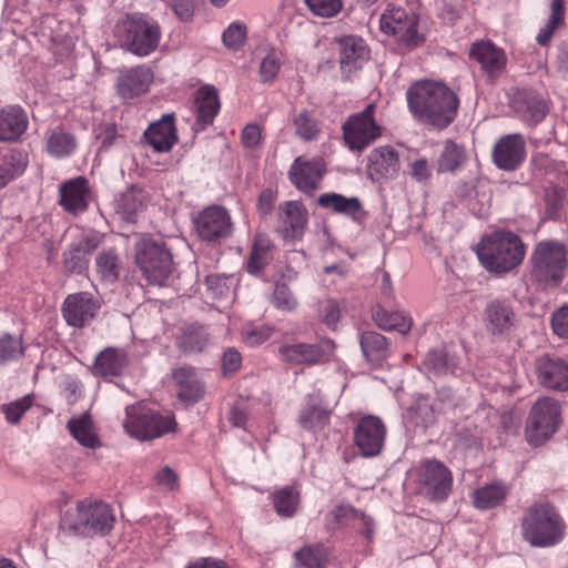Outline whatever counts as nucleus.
Returning <instances> with one entry per match:
<instances>
[{
	"label": "nucleus",
	"instance_id": "nucleus-1",
	"mask_svg": "<svg viewBox=\"0 0 568 568\" xmlns=\"http://www.w3.org/2000/svg\"><path fill=\"white\" fill-rule=\"evenodd\" d=\"M408 106L420 121L443 129L456 118L459 100L455 92L435 81L417 82L407 91Z\"/></svg>",
	"mask_w": 568,
	"mask_h": 568
},
{
	"label": "nucleus",
	"instance_id": "nucleus-2",
	"mask_svg": "<svg viewBox=\"0 0 568 568\" xmlns=\"http://www.w3.org/2000/svg\"><path fill=\"white\" fill-rule=\"evenodd\" d=\"M526 246L514 232L495 231L484 236L477 246V256L486 271L501 275L516 270L524 261Z\"/></svg>",
	"mask_w": 568,
	"mask_h": 568
},
{
	"label": "nucleus",
	"instance_id": "nucleus-3",
	"mask_svg": "<svg viewBox=\"0 0 568 568\" xmlns=\"http://www.w3.org/2000/svg\"><path fill=\"white\" fill-rule=\"evenodd\" d=\"M529 278L540 288L557 287L568 268V247L558 240L537 242L528 258Z\"/></svg>",
	"mask_w": 568,
	"mask_h": 568
},
{
	"label": "nucleus",
	"instance_id": "nucleus-4",
	"mask_svg": "<svg viewBox=\"0 0 568 568\" xmlns=\"http://www.w3.org/2000/svg\"><path fill=\"white\" fill-rule=\"evenodd\" d=\"M565 523L549 503L530 506L521 519L523 538L534 547H550L565 535Z\"/></svg>",
	"mask_w": 568,
	"mask_h": 568
},
{
	"label": "nucleus",
	"instance_id": "nucleus-5",
	"mask_svg": "<svg viewBox=\"0 0 568 568\" xmlns=\"http://www.w3.org/2000/svg\"><path fill=\"white\" fill-rule=\"evenodd\" d=\"M114 521L115 516L108 504L82 500L75 509L65 511L62 526L74 535L95 536L110 532Z\"/></svg>",
	"mask_w": 568,
	"mask_h": 568
},
{
	"label": "nucleus",
	"instance_id": "nucleus-6",
	"mask_svg": "<svg viewBox=\"0 0 568 568\" xmlns=\"http://www.w3.org/2000/svg\"><path fill=\"white\" fill-rule=\"evenodd\" d=\"M134 263L151 285H164L173 270V256L165 243L149 236L134 244Z\"/></svg>",
	"mask_w": 568,
	"mask_h": 568
},
{
	"label": "nucleus",
	"instance_id": "nucleus-7",
	"mask_svg": "<svg viewBox=\"0 0 568 568\" xmlns=\"http://www.w3.org/2000/svg\"><path fill=\"white\" fill-rule=\"evenodd\" d=\"M121 48L138 57L154 52L161 40L158 22L139 14H128L115 28Z\"/></svg>",
	"mask_w": 568,
	"mask_h": 568
},
{
	"label": "nucleus",
	"instance_id": "nucleus-8",
	"mask_svg": "<svg viewBox=\"0 0 568 568\" xmlns=\"http://www.w3.org/2000/svg\"><path fill=\"white\" fill-rule=\"evenodd\" d=\"M176 422L171 414L161 415L143 405H131L125 409L123 427L138 439L146 440L161 437L176 429Z\"/></svg>",
	"mask_w": 568,
	"mask_h": 568
},
{
	"label": "nucleus",
	"instance_id": "nucleus-9",
	"mask_svg": "<svg viewBox=\"0 0 568 568\" xmlns=\"http://www.w3.org/2000/svg\"><path fill=\"white\" fill-rule=\"evenodd\" d=\"M418 24V14L395 4H388L381 17L382 31L393 36L398 45L408 51L422 45L426 40Z\"/></svg>",
	"mask_w": 568,
	"mask_h": 568
},
{
	"label": "nucleus",
	"instance_id": "nucleus-10",
	"mask_svg": "<svg viewBox=\"0 0 568 568\" xmlns=\"http://www.w3.org/2000/svg\"><path fill=\"white\" fill-rule=\"evenodd\" d=\"M561 407L557 399L542 397L532 405L526 422L525 436L531 446L548 440L561 423Z\"/></svg>",
	"mask_w": 568,
	"mask_h": 568
},
{
	"label": "nucleus",
	"instance_id": "nucleus-11",
	"mask_svg": "<svg viewBox=\"0 0 568 568\" xmlns=\"http://www.w3.org/2000/svg\"><path fill=\"white\" fill-rule=\"evenodd\" d=\"M375 110L376 105L368 103L363 111L348 116L342 125L343 136L349 150L362 152L382 136L383 129L374 116Z\"/></svg>",
	"mask_w": 568,
	"mask_h": 568
},
{
	"label": "nucleus",
	"instance_id": "nucleus-12",
	"mask_svg": "<svg viewBox=\"0 0 568 568\" xmlns=\"http://www.w3.org/2000/svg\"><path fill=\"white\" fill-rule=\"evenodd\" d=\"M419 491L430 500H444L448 497L453 476L450 470L439 460L430 459L420 463L417 468Z\"/></svg>",
	"mask_w": 568,
	"mask_h": 568
},
{
	"label": "nucleus",
	"instance_id": "nucleus-13",
	"mask_svg": "<svg viewBox=\"0 0 568 568\" xmlns=\"http://www.w3.org/2000/svg\"><path fill=\"white\" fill-rule=\"evenodd\" d=\"M197 236L205 242H220L232 235L233 223L229 212L220 205H210L193 220Z\"/></svg>",
	"mask_w": 568,
	"mask_h": 568
},
{
	"label": "nucleus",
	"instance_id": "nucleus-14",
	"mask_svg": "<svg viewBox=\"0 0 568 568\" xmlns=\"http://www.w3.org/2000/svg\"><path fill=\"white\" fill-rule=\"evenodd\" d=\"M509 105L529 125L541 122L549 110L547 99L532 89H515L510 94Z\"/></svg>",
	"mask_w": 568,
	"mask_h": 568
},
{
	"label": "nucleus",
	"instance_id": "nucleus-15",
	"mask_svg": "<svg viewBox=\"0 0 568 568\" xmlns=\"http://www.w3.org/2000/svg\"><path fill=\"white\" fill-rule=\"evenodd\" d=\"M386 437V427L376 416H365L354 428V443L364 457H375L381 454Z\"/></svg>",
	"mask_w": 568,
	"mask_h": 568
},
{
	"label": "nucleus",
	"instance_id": "nucleus-16",
	"mask_svg": "<svg viewBox=\"0 0 568 568\" xmlns=\"http://www.w3.org/2000/svg\"><path fill=\"white\" fill-rule=\"evenodd\" d=\"M99 308L100 303L92 294L79 292L65 297L61 313L68 325L83 327L95 317Z\"/></svg>",
	"mask_w": 568,
	"mask_h": 568
},
{
	"label": "nucleus",
	"instance_id": "nucleus-17",
	"mask_svg": "<svg viewBox=\"0 0 568 568\" xmlns=\"http://www.w3.org/2000/svg\"><path fill=\"white\" fill-rule=\"evenodd\" d=\"M483 318L487 332L493 336L509 335L517 323L513 304L500 298L491 300L486 304Z\"/></svg>",
	"mask_w": 568,
	"mask_h": 568
},
{
	"label": "nucleus",
	"instance_id": "nucleus-18",
	"mask_svg": "<svg viewBox=\"0 0 568 568\" xmlns=\"http://www.w3.org/2000/svg\"><path fill=\"white\" fill-rule=\"evenodd\" d=\"M334 346L331 339L320 344H283L278 347V354L286 363L312 366L321 363L334 349Z\"/></svg>",
	"mask_w": 568,
	"mask_h": 568
},
{
	"label": "nucleus",
	"instance_id": "nucleus-19",
	"mask_svg": "<svg viewBox=\"0 0 568 568\" xmlns=\"http://www.w3.org/2000/svg\"><path fill=\"white\" fill-rule=\"evenodd\" d=\"M491 155L497 168L514 171L526 158L525 139L519 133L504 135L496 141Z\"/></svg>",
	"mask_w": 568,
	"mask_h": 568
},
{
	"label": "nucleus",
	"instance_id": "nucleus-20",
	"mask_svg": "<svg viewBox=\"0 0 568 568\" xmlns=\"http://www.w3.org/2000/svg\"><path fill=\"white\" fill-rule=\"evenodd\" d=\"M324 172L321 160L304 161L302 158H297L291 165L288 175L297 190L312 194L318 189Z\"/></svg>",
	"mask_w": 568,
	"mask_h": 568
},
{
	"label": "nucleus",
	"instance_id": "nucleus-21",
	"mask_svg": "<svg viewBox=\"0 0 568 568\" xmlns=\"http://www.w3.org/2000/svg\"><path fill=\"white\" fill-rule=\"evenodd\" d=\"M536 371L539 383L549 389L568 390V364L559 358L548 355L541 356L536 362Z\"/></svg>",
	"mask_w": 568,
	"mask_h": 568
},
{
	"label": "nucleus",
	"instance_id": "nucleus-22",
	"mask_svg": "<svg viewBox=\"0 0 568 568\" xmlns=\"http://www.w3.org/2000/svg\"><path fill=\"white\" fill-rule=\"evenodd\" d=\"M153 73L145 65H136L122 71L116 79V92L123 99H133L148 92Z\"/></svg>",
	"mask_w": 568,
	"mask_h": 568
},
{
	"label": "nucleus",
	"instance_id": "nucleus-23",
	"mask_svg": "<svg viewBox=\"0 0 568 568\" xmlns=\"http://www.w3.org/2000/svg\"><path fill=\"white\" fill-rule=\"evenodd\" d=\"M400 169L398 153L389 145L374 149L368 155L367 172L373 180H393Z\"/></svg>",
	"mask_w": 568,
	"mask_h": 568
},
{
	"label": "nucleus",
	"instance_id": "nucleus-24",
	"mask_svg": "<svg viewBox=\"0 0 568 568\" xmlns=\"http://www.w3.org/2000/svg\"><path fill=\"white\" fill-rule=\"evenodd\" d=\"M174 121V114L166 113L159 121L151 123L145 130V141L156 152H169L176 143L178 134Z\"/></svg>",
	"mask_w": 568,
	"mask_h": 568
},
{
	"label": "nucleus",
	"instance_id": "nucleus-25",
	"mask_svg": "<svg viewBox=\"0 0 568 568\" xmlns=\"http://www.w3.org/2000/svg\"><path fill=\"white\" fill-rule=\"evenodd\" d=\"M89 186L85 178L79 176L60 185V201L62 207L73 214L82 213L88 209Z\"/></svg>",
	"mask_w": 568,
	"mask_h": 568
},
{
	"label": "nucleus",
	"instance_id": "nucleus-26",
	"mask_svg": "<svg viewBox=\"0 0 568 568\" xmlns=\"http://www.w3.org/2000/svg\"><path fill=\"white\" fill-rule=\"evenodd\" d=\"M339 64L344 73L359 69L369 57V50L362 38L347 36L338 41Z\"/></svg>",
	"mask_w": 568,
	"mask_h": 568
},
{
	"label": "nucleus",
	"instance_id": "nucleus-27",
	"mask_svg": "<svg viewBox=\"0 0 568 568\" xmlns=\"http://www.w3.org/2000/svg\"><path fill=\"white\" fill-rule=\"evenodd\" d=\"M128 364L129 356L123 348L105 347L97 355L91 372L103 378L120 376Z\"/></svg>",
	"mask_w": 568,
	"mask_h": 568
},
{
	"label": "nucleus",
	"instance_id": "nucleus-28",
	"mask_svg": "<svg viewBox=\"0 0 568 568\" xmlns=\"http://www.w3.org/2000/svg\"><path fill=\"white\" fill-rule=\"evenodd\" d=\"M220 100L217 91L212 85L199 88L194 97V110L196 113L195 129L203 130L214 121L219 110Z\"/></svg>",
	"mask_w": 568,
	"mask_h": 568
},
{
	"label": "nucleus",
	"instance_id": "nucleus-29",
	"mask_svg": "<svg viewBox=\"0 0 568 568\" xmlns=\"http://www.w3.org/2000/svg\"><path fill=\"white\" fill-rule=\"evenodd\" d=\"M28 128V115L18 105H9L0 110V141L14 142Z\"/></svg>",
	"mask_w": 568,
	"mask_h": 568
},
{
	"label": "nucleus",
	"instance_id": "nucleus-30",
	"mask_svg": "<svg viewBox=\"0 0 568 568\" xmlns=\"http://www.w3.org/2000/svg\"><path fill=\"white\" fill-rule=\"evenodd\" d=\"M280 221L291 237L302 236L307 223V211L298 201H286L278 207Z\"/></svg>",
	"mask_w": 568,
	"mask_h": 568
},
{
	"label": "nucleus",
	"instance_id": "nucleus-31",
	"mask_svg": "<svg viewBox=\"0 0 568 568\" xmlns=\"http://www.w3.org/2000/svg\"><path fill=\"white\" fill-rule=\"evenodd\" d=\"M44 141L47 153L57 159L71 155L77 148L75 136L61 128L47 130Z\"/></svg>",
	"mask_w": 568,
	"mask_h": 568
},
{
	"label": "nucleus",
	"instance_id": "nucleus-32",
	"mask_svg": "<svg viewBox=\"0 0 568 568\" xmlns=\"http://www.w3.org/2000/svg\"><path fill=\"white\" fill-rule=\"evenodd\" d=\"M331 516L338 525H352L353 527L361 529V532L367 538H371L373 535V519L351 505L341 504L336 506L331 511Z\"/></svg>",
	"mask_w": 568,
	"mask_h": 568
},
{
	"label": "nucleus",
	"instance_id": "nucleus-33",
	"mask_svg": "<svg viewBox=\"0 0 568 568\" xmlns=\"http://www.w3.org/2000/svg\"><path fill=\"white\" fill-rule=\"evenodd\" d=\"M67 428L80 445L92 449L101 446L90 414L84 413L79 417L70 418Z\"/></svg>",
	"mask_w": 568,
	"mask_h": 568
},
{
	"label": "nucleus",
	"instance_id": "nucleus-34",
	"mask_svg": "<svg viewBox=\"0 0 568 568\" xmlns=\"http://www.w3.org/2000/svg\"><path fill=\"white\" fill-rule=\"evenodd\" d=\"M469 54L489 73L500 71L506 62L504 52L489 41L474 43Z\"/></svg>",
	"mask_w": 568,
	"mask_h": 568
},
{
	"label": "nucleus",
	"instance_id": "nucleus-35",
	"mask_svg": "<svg viewBox=\"0 0 568 568\" xmlns=\"http://www.w3.org/2000/svg\"><path fill=\"white\" fill-rule=\"evenodd\" d=\"M317 204L325 209H332L336 213L345 214L357 220L363 213L361 201L355 197H346L338 193H324L317 197Z\"/></svg>",
	"mask_w": 568,
	"mask_h": 568
},
{
	"label": "nucleus",
	"instance_id": "nucleus-36",
	"mask_svg": "<svg viewBox=\"0 0 568 568\" xmlns=\"http://www.w3.org/2000/svg\"><path fill=\"white\" fill-rule=\"evenodd\" d=\"M467 152L463 145L447 140L437 159L438 173H455L467 162Z\"/></svg>",
	"mask_w": 568,
	"mask_h": 568
},
{
	"label": "nucleus",
	"instance_id": "nucleus-37",
	"mask_svg": "<svg viewBox=\"0 0 568 568\" xmlns=\"http://www.w3.org/2000/svg\"><path fill=\"white\" fill-rule=\"evenodd\" d=\"M272 242L266 235H256L251 248L246 270L252 275H260L272 261Z\"/></svg>",
	"mask_w": 568,
	"mask_h": 568
},
{
	"label": "nucleus",
	"instance_id": "nucleus-38",
	"mask_svg": "<svg viewBox=\"0 0 568 568\" xmlns=\"http://www.w3.org/2000/svg\"><path fill=\"white\" fill-rule=\"evenodd\" d=\"M145 194L143 190L132 186L123 192L118 200L116 212L126 222H135L139 212L144 209Z\"/></svg>",
	"mask_w": 568,
	"mask_h": 568
},
{
	"label": "nucleus",
	"instance_id": "nucleus-39",
	"mask_svg": "<svg viewBox=\"0 0 568 568\" xmlns=\"http://www.w3.org/2000/svg\"><path fill=\"white\" fill-rule=\"evenodd\" d=\"M28 165V155L23 151L12 150L0 160V189L21 175Z\"/></svg>",
	"mask_w": 568,
	"mask_h": 568
},
{
	"label": "nucleus",
	"instance_id": "nucleus-40",
	"mask_svg": "<svg viewBox=\"0 0 568 568\" xmlns=\"http://www.w3.org/2000/svg\"><path fill=\"white\" fill-rule=\"evenodd\" d=\"M506 496L507 487L501 483H494L475 490L471 498L477 509L487 510L500 505Z\"/></svg>",
	"mask_w": 568,
	"mask_h": 568
},
{
	"label": "nucleus",
	"instance_id": "nucleus-41",
	"mask_svg": "<svg viewBox=\"0 0 568 568\" xmlns=\"http://www.w3.org/2000/svg\"><path fill=\"white\" fill-rule=\"evenodd\" d=\"M359 343L364 356L372 363H379L389 354L386 337L377 332H364Z\"/></svg>",
	"mask_w": 568,
	"mask_h": 568
},
{
	"label": "nucleus",
	"instance_id": "nucleus-42",
	"mask_svg": "<svg viewBox=\"0 0 568 568\" xmlns=\"http://www.w3.org/2000/svg\"><path fill=\"white\" fill-rule=\"evenodd\" d=\"M209 341L206 328L202 325L192 324L183 329L178 344L184 353H197L206 347Z\"/></svg>",
	"mask_w": 568,
	"mask_h": 568
},
{
	"label": "nucleus",
	"instance_id": "nucleus-43",
	"mask_svg": "<svg viewBox=\"0 0 568 568\" xmlns=\"http://www.w3.org/2000/svg\"><path fill=\"white\" fill-rule=\"evenodd\" d=\"M120 260L114 248L101 251L95 257L99 277L106 283H114L120 276Z\"/></svg>",
	"mask_w": 568,
	"mask_h": 568
},
{
	"label": "nucleus",
	"instance_id": "nucleus-44",
	"mask_svg": "<svg viewBox=\"0 0 568 568\" xmlns=\"http://www.w3.org/2000/svg\"><path fill=\"white\" fill-rule=\"evenodd\" d=\"M373 317L378 327L386 331L407 334L412 327V318L405 316L402 312H387L378 307L374 311Z\"/></svg>",
	"mask_w": 568,
	"mask_h": 568
},
{
	"label": "nucleus",
	"instance_id": "nucleus-45",
	"mask_svg": "<svg viewBox=\"0 0 568 568\" xmlns=\"http://www.w3.org/2000/svg\"><path fill=\"white\" fill-rule=\"evenodd\" d=\"M293 568H324L325 548L322 545H306L293 555Z\"/></svg>",
	"mask_w": 568,
	"mask_h": 568
},
{
	"label": "nucleus",
	"instance_id": "nucleus-46",
	"mask_svg": "<svg viewBox=\"0 0 568 568\" xmlns=\"http://www.w3.org/2000/svg\"><path fill=\"white\" fill-rule=\"evenodd\" d=\"M273 504L281 517L293 516L300 504V493L294 487H283L273 495Z\"/></svg>",
	"mask_w": 568,
	"mask_h": 568
},
{
	"label": "nucleus",
	"instance_id": "nucleus-47",
	"mask_svg": "<svg viewBox=\"0 0 568 568\" xmlns=\"http://www.w3.org/2000/svg\"><path fill=\"white\" fill-rule=\"evenodd\" d=\"M329 410L320 407L313 397L300 415V424L304 429L316 430L322 428L328 420Z\"/></svg>",
	"mask_w": 568,
	"mask_h": 568
},
{
	"label": "nucleus",
	"instance_id": "nucleus-48",
	"mask_svg": "<svg viewBox=\"0 0 568 568\" xmlns=\"http://www.w3.org/2000/svg\"><path fill=\"white\" fill-rule=\"evenodd\" d=\"M295 133L304 141H313L318 138L321 129L318 123L308 110H302L293 119Z\"/></svg>",
	"mask_w": 568,
	"mask_h": 568
},
{
	"label": "nucleus",
	"instance_id": "nucleus-49",
	"mask_svg": "<svg viewBox=\"0 0 568 568\" xmlns=\"http://www.w3.org/2000/svg\"><path fill=\"white\" fill-rule=\"evenodd\" d=\"M424 366L434 375H446L453 369V364L448 359V355L444 349H433L427 353Z\"/></svg>",
	"mask_w": 568,
	"mask_h": 568
},
{
	"label": "nucleus",
	"instance_id": "nucleus-50",
	"mask_svg": "<svg viewBox=\"0 0 568 568\" xmlns=\"http://www.w3.org/2000/svg\"><path fill=\"white\" fill-rule=\"evenodd\" d=\"M88 256L77 244L71 242L69 248L63 254V264L67 272L81 274L88 268Z\"/></svg>",
	"mask_w": 568,
	"mask_h": 568
},
{
	"label": "nucleus",
	"instance_id": "nucleus-51",
	"mask_svg": "<svg viewBox=\"0 0 568 568\" xmlns=\"http://www.w3.org/2000/svg\"><path fill=\"white\" fill-rule=\"evenodd\" d=\"M282 65L281 53L272 50L261 61L260 77L262 82H272L278 74Z\"/></svg>",
	"mask_w": 568,
	"mask_h": 568
},
{
	"label": "nucleus",
	"instance_id": "nucleus-52",
	"mask_svg": "<svg viewBox=\"0 0 568 568\" xmlns=\"http://www.w3.org/2000/svg\"><path fill=\"white\" fill-rule=\"evenodd\" d=\"M21 339L10 334L0 337V364L13 361L22 355Z\"/></svg>",
	"mask_w": 568,
	"mask_h": 568
},
{
	"label": "nucleus",
	"instance_id": "nucleus-53",
	"mask_svg": "<svg viewBox=\"0 0 568 568\" xmlns=\"http://www.w3.org/2000/svg\"><path fill=\"white\" fill-rule=\"evenodd\" d=\"M305 3L314 14L324 18L336 16L343 7L342 0H305Z\"/></svg>",
	"mask_w": 568,
	"mask_h": 568
},
{
	"label": "nucleus",
	"instance_id": "nucleus-54",
	"mask_svg": "<svg viewBox=\"0 0 568 568\" xmlns=\"http://www.w3.org/2000/svg\"><path fill=\"white\" fill-rule=\"evenodd\" d=\"M272 300L277 308L284 311H292L297 305L296 300L285 283H277L275 285Z\"/></svg>",
	"mask_w": 568,
	"mask_h": 568
},
{
	"label": "nucleus",
	"instance_id": "nucleus-55",
	"mask_svg": "<svg viewBox=\"0 0 568 568\" xmlns=\"http://www.w3.org/2000/svg\"><path fill=\"white\" fill-rule=\"evenodd\" d=\"M178 398L184 405H193L197 403L203 396V386L201 382L196 378L191 381L187 385L182 387L176 393Z\"/></svg>",
	"mask_w": 568,
	"mask_h": 568
},
{
	"label": "nucleus",
	"instance_id": "nucleus-56",
	"mask_svg": "<svg viewBox=\"0 0 568 568\" xmlns=\"http://www.w3.org/2000/svg\"><path fill=\"white\" fill-rule=\"evenodd\" d=\"M246 29L243 24L233 22L223 32V43L229 49H237L245 40Z\"/></svg>",
	"mask_w": 568,
	"mask_h": 568
},
{
	"label": "nucleus",
	"instance_id": "nucleus-57",
	"mask_svg": "<svg viewBox=\"0 0 568 568\" xmlns=\"http://www.w3.org/2000/svg\"><path fill=\"white\" fill-rule=\"evenodd\" d=\"M565 18V4L564 0H551L550 2V14L547 19V22L544 27L548 32L554 34V32L564 26Z\"/></svg>",
	"mask_w": 568,
	"mask_h": 568
},
{
	"label": "nucleus",
	"instance_id": "nucleus-58",
	"mask_svg": "<svg viewBox=\"0 0 568 568\" xmlns=\"http://www.w3.org/2000/svg\"><path fill=\"white\" fill-rule=\"evenodd\" d=\"M31 406L29 397H23L17 402L3 406L6 418L11 424H17L24 412Z\"/></svg>",
	"mask_w": 568,
	"mask_h": 568
},
{
	"label": "nucleus",
	"instance_id": "nucleus-59",
	"mask_svg": "<svg viewBox=\"0 0 568 568\" xmlns=\"http://www.w3.org/2000/svg\"><path fill=\"white\" fill-rule=\"evenodd\" d=\"M169 3L179 20L183 22L192 20L196 8L195 0H169Z\"/></svg>",
	"mask_w": 568,
	"mask_h": 568
},
{
	"label": "nucleus",
	"instance_id": "nucleus-60",
	"mask_svg": "<svg viewBox=\"0 0 568 568\" xmlns=\"http://www.w3.org/2000/svg\"><path fill=\"white\" fill-rule=\"evenodd\" d=\"M339 305L334 300H326L321 304L322 321L331 328H335L339 321Z\"/></svg>",
	"mask_w": 568,
	"mask_h": 568
},
{
	"label": "nucleus",
	"instance_id": "nucleus-61",
	"mask_svg": "<svg viewBox=\"0 0 568 568\" xmlns=\"http://www.w3.org/2000/svg\"><path fill=\"white\" fill-rule=\"evenodd\" d=\"M554 333L561 338H568V306L557 310L551 317Z\"/></svg>",
	"mask_w": 568,
	"mask_h": 568
},
{
	"label": "nucleus",
	"instance_id": "nucleus-62",
	"mask_svg": "<svg viewBox=\"0 0 568 568\" xmlns=\"http://www.w3.org/2000/svg\"><path fill=\"white\" fill-rule=\"evenodd\" d=\"M242 365V355L235 347H229L224 351L222 357V369L224 374L236 372Z\"/></svg>",
	"mask_w": 568,
	"mask_h": 568
},
{
	"label": "nucleus",
	"instance_id": "nucleus-63",
	"mask_svg": "<svg viewBox=\"0 0 568 568\" xmlns=\"http://www.w3.org/2000/svg\"><path fill=\"white\" fill-rule=\"evenodd\" d=\"M410 176L419 183L429 181L432 173L428 161L426 159H418L409 164Z\"/></svg>",
	"mask_w": 568,
	"mask_h": 568
},
{
	"label": "nucleus",
	"instance_id": "nucleus-64",
	"mask_svg": "<svg viewBox=\"0 0 568 568\" xmlns=\"http://www.w3.org/2000/svg\"><path fill=\"white\" fill-rule=\"evenodd\" d=\"M88 256L100 245L101 237L98 233L81 234L72 241Z\"/></svg>",
	"mask_w": 568,
	"mask_h": 568
}]
</instances>
